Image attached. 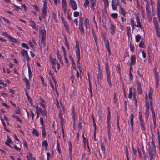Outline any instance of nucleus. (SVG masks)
Instances as JSON below:
<instances>
[{
    "label": "nucleus",
    "instance_id": "59",
    "mask_svg": "<svg viewBox=\"0 0 160 160\" xmlns=\"http://www.w3.org/2000/svg\"><path fill=\"white\" fill-rule=\"evenodd\" d=\"M62 6L63 8H67V3L66 1L62 2Z\"/></svg>",
    "mask_w": 160,
    "mask_h": 160
},
{
    "label": "nucleus",
    "instance_id": "22",
    "mask_svg": "<svg viewBox=\"0 0 160 160\" xmlns=\"http://www.w3.org/2000/svg\"><path fill=\"white\" fill-rule=\"evenodd\" d=\"M58 116L59 118L60 119L61 122H64V119L62 117V116L61 113V110H60L59 113L58 114Z\"/></svg>",
    "mask_w": 160,
    "mask_h": 160
},
{
    "label": "nucleus",
    "instance_id": "39",
    "mask_svg": "<svg viewBox=\"0 0 160 160\" xmlns=\"http://www.w3.org/2000/svg\"><path fill=\"white\" fill-rule=\"evenodd\" d=\"M42 146H45L46 147H47L48 146L47 142L46 140H45L42 142Z\"/></svg>",
    "mask_w": 160,
    "mask_h": 160
},
{
    "label": "nucleus",
    "instance_id": "28",
    "mask_svg": "<svg viewBox=\"0 0 160 160\" xmlns=\"http://www.w3.org/2000/svg\"><path fill=\"white\" fill-rule=\"evenodd\" d=\"M34 107L36 109V112H42V110L37 105L36 106H35Z\"/></svg>",
    "mask_w": 160,
    "mask_h": 160
},
{
    "label": "nucleus",
    "instance_id": "8",
    "mask_svg": "<svg viewBox=\"0 0 160 160\" xmlns=\"http://www.w3.org/2000/svg\"><path fill=\"white\" fill-rule=\"evenodd\" d=\"M84 24L85 26L86 30L88 32V29L90 28V24L89 20L88 18H86L84 19Z\"/></svg>",
    "mask_w": 160,
    "mask_h": 160
},
{
    "label": "nucleus",
    "instance_id": "24",
    "mask_svg": "<svg viewBox=\"0 0 160 160\" xmlns=\"http://www.w3.org/2000/svg\"><path fill=\"white\" fill-rule=\"evenodd\" d=\"M28 74H29V79H30L32 78V71L30 68V67L28 63Z\"/></svg>",
    "mask_w": 160,
    "mask_h": 160
},
{
    "label": "nucleus",
    "instance_id": "34",
    "mask_svg": "<svg viewBox=\"0 0 160 160\" xmlns=\"http://www.w3.org/2000/svg\"><path fill=\"white\" fill-rule=\"evenodd\" d=\"M47 4L46 2L45 1L43 4V6L42 8V11H47Z\"/></svg>",
    "mask_w": 160,
    "mask_h": 160
},
{
    "label": "nucleus",
    "instance_id": "13",
    "mask_svg": "<svg viewBox=\"0 0 160 160\" xmlns=\"http://www.w3.org/2000/svg\"><path fill=\"white\" fill-rule=\"evenodd\" d=\"M130 123L131 124V126L132 128V131L133 130V118L134 117V115L133 113H131L130 115Z\"/></svg>",
    "mask_w": 160,
    "mask_h": 160
},
{
    "label": "nucleus",
    "instance_id": "1",
    "mask_svg": "<svg viewBox=\"0 0 160 160\" xmlns=\"http://www.w3.org/2000/svg\"><path fill=\"white\" fill-rule=\"evenodd\" d=\"M105 68L107 81L108 84L109 85V87L111 88L112 86L111 73L109 71V66L107 63H106Z\"/></svg>",
    "mask_w": 160,
    "mask_h": 160
},
{
    "label": "nucleus",
    "instance_id": "47",
    "mask_svg": "<svg viewBox=\"0 0 160 160\" xmlns=\"http://www.w3.org/2000/svg\"><path fill=\"white\" fill-rule=\"evenodd\" d=\"M15 113L17 114H20V108L18 107L15 110Z\"/></svg>",
    "mask_w": 160,
    "mask_h": 160
},
{
    "label": "nucleus",
    "instance_id": "52",
    "mask_svg": "<svg viewBox=\"0 0 160 160\" xmlns=\"http://www.w3.org/2000/svg\"><path fill=\"white\" fill-rule=\"evenodd\" d=\"M103 0V2H104L105 6V7L109 5V2L108 1V0Z\"/></svg>",
    "mask_w": 160,
    "mask_h": 160
},
{
    "label": "nucleus",
    "instance_id": "33",
    "mask_svg": "<svg viewBox=\"0 0 160 160\" xmlns=\"http://www.w3.org/2000/svg\"><path fill=\"white\" fill-rule=\"evenodd\" d=\"M120 11L122 13V14L125 17L126 16V12L124 10V8L122 7L121 6H120Z\"/></svg>",
    "mask_w": 160,
    "mask_h": 160
},
{
    "label": "nucleus",
    "instance_id": "14",
    "mask_svg": "<svg viewBox=\"0 0 160 160\" xmlns=\"http://www.w3.org/2000/svg\"><path fill=\"white\" fill-rule=\"evenodd\" d=\"M8 38L9 39L10 41L11 42H13L17 44L19 43V42L16 38L12 37L10 36Z\"/></svg>",
    "mask_w": 160,
    "mask_h": 160
},
{
    "label": "nucleus",
    "instance_id": "55",
    "mask_svg": "<svg viewBox=\"0 0 160 160\" xmlns=\"http://www.w3.org/2000/svg\"><path fill=\"white\" fill-rule=\"evenodd\" d=\"M70 78L71 80L72 81V84L73 82H74V80L75 79V77L74 76V75L72 74Z\"/></svg>",
    "mask_w": 160,
    "mask_h": 160
},
{
    "label": "nucleus",
    "instance_id": "40",
    "mask_svg": "<svg viewBox=\"0 0 160 160\" xmlns=\"http://www.w3.org/2000/svg\"><path fill=\"white\" fill-rule=\"evenodd\" d=\"M157 8V11H160V2L159 0H158Z\"/></svg>",
    "mask_w": 160,
    "mask_h": 160
},
{
    "label": "nucleus",
    "instance_id": "50",
    "mask_svg": "<svg viewBox=\"0 0 160 160\" xmlns=\"http://www.w3.org/2000/svg\"><path fill=\"white\" fill-rule=\"evenodd\" d=\"M23 81H24L26 85L30 83V82L28 80V79H27L26 78H24Z\"/></svg>",
    "mask_w": 160,
    "mask_h": 160
},
{
    "label": "nucleus",
    "instance_id": "49",
    "mask_svg": "<svg viewBox=\"0 0 160 160\" xmlns=\"http://www.w3.org/2000/svg\"><path fill=\"white\" fill-rule=\"evenodd\" d=\"M153 21L154 24H158V22L157 21V18L156 17H154L153 18Z\"/></svg>",
    "mask_w": 160,
    "mask_h": 160
},
{
    "label": "nucleus",
    "instance_id": "4",
    "mask_svg": "<svg viewBox=\"0 0 160 160\" xmlns=\"http://www.w3.org/2000/svg\"><path fill=\"white\" fill-rule=\"evenodd\" d=\"M116 1L115 0H112V7L113 10H116L117 9V6H119V0H116Z\"/></svg>",
    "mask_w": 160,
    "mask_h": 160
},
{
    "label": "nucleus",
    "instance_id": "12",
    "mask_svg": "<svg viewBox=\"0 0 160 160\" xmlns=\"http://www.w3.org/2000/svg\"><path fill=\"white\" fill-rule=\"evenodd\" d=\"M46 44L45 42V38H42L41 40V42H39V46L40 48H41L42 47H44L45 46Z\"/></svg>",
    "mask_w": 160,
    "mask_h": 160
},
{
    "label": "nucleus",
    "instance_id": "30",
    "mask_svg": "<svg viewBox=\"0 0 160 160\" xmlns=\"http://www.w3.org/2000/svg\"><path fill=\"white\" fill-rule=\"evenodd\" d=\"M132 94V90L131 87L129 88V93L128 94V98L131 99Z\"/></svg>",
    "mask_w": 160,
    "mask_h": 160
},
{
    "label": "nucleus",
    "instance_id": "64",
    "mask_svg": "<svg viewBox=\"0 0 160 160\" xmlns=\"http://www.w3.org/2000/svg\"><path fill=\"white\" fill-rule=\"evenodd\" d=\"M157 14L159 22H160V11H157Z\"/></svg>",
    "mask_w": 160,
    "mask_h": 160
},
{
    "label": "nucleus",
    "instance_id": "37",
    "mask_svg": "<svg viewBox=\"0 0 160 160\" xmlns=\"http://www.w3.org/2000/svg\"><path fill=\"white\" fill-rule=\"evenodd\" d=\"M12 117L14 118H16L17 119V121H18L19 122L21 123L22 122V120L20 119V118H19V117L18 116H16L15 115H12Z\"/></svg>",
    "mask_w": 160,
    "mask_h": 160
},
{
    "label": "nucleus",
    "instance_id": "29",
    "mask_svg": "<svg viewBox=\"0 0 160 160\" xmlns=\"http://www.w3.org/2000/svg\"><path fill=\"white\" fill-rule=\"evenodd\" d=\"M32 133L34 135L37 137H39V132L35 128H33Z\"/></svg>",
    "mask_w": 160,
    "mask_h": 160
},
{
    "label": "nucleus",
    "instance_id": "63",
    "mask_svg": "<svg viewBox=\"0 0 160 160\" xmlns=\"http://www.w3.org/2000/svg\"><path fill=\"white\" fill-rule=\"evenodd\" d=\"M140 126L141 127L142 129L144 131L145 130V128L144 127V125L143 123H140Z\"/></svg>",
    "mask_w": 160,
    "mask_h": 160
},
{
    "label": "nucleus",
    "instance_id": "23",
    "mask_svg": "<svg viewBox=\"0 0 160 160\" xmlns=\"http://www.w3.org/2000/svg\"><path fill=\"white\" fill-rule=\"evenodd\" d=\"M50 62L52 64V68H55L54 65L56 64V59L55 58H54L52 59H51L50 61Z\"/></svg>",
    "mask_w": 160,
    "mask_h": 160
},
{
    "label": "nucleus",
    "instance_id": "57",
    "mask_svg": "<svg viewBox=\"0 0 160 160\" xmlns=\"http://www.w3.org/2000/svg\"><path fill=\"white\" fill-rule=\"evenodd\" d=\"M61 48H62V51L63 52L64 56H65V55H66V50H65V48H64L63 46H62Z\"/></svg>",
    "mask_w": 160,
    "mask_h": 160
},
{
    "label": "nucleus",
    "instance_id": "31",
    "mask_svg": "<svg viewBox=\"0 0 160 160\" xmlns=\"http://www.w3.org/2000/svg\"><path fill=\"white\" fill-rule=\"evenodd\" d=\"M105 47L106 49L109 48V42L108 40H105L104 41Z\"/></svg>",
    "mask_w": 160,
    "mask_h": 160
},
{
    "label": "nucleus",
    "instance_id": "43",
    "mask_svg": "<svg viewBox=\"0 0 160 160\" xmlns=\"http://www.w3.org/2000/svg\"><path fill=\"white\" fill-rule=\"evenodd\" d=\"M91 3L92 4V7L93 8V7L95 5L96 1V0H90Z\"/></svg>",
    "mask_w": 160,
    "mask_h": 160
},
{
    "label": "nucleus",
    "instance_id": "25",
    "mask_svg": "<svg viewBox=\"0 0 160 160\" xmlns=\"http://www.w3.org/2000/svg\"><path fill=\"white\" fill-rule=\"evenodd\" d=\"M20 53L24 57L28 54L27 51L25 49L22 50Z\"/></svg>",
    "mask_w": 160,
    "mask_h": 160
},
{
    "label": "nucleus",
    "instance_id": "17",
    "mask_svg": "<svg viewBox=\"0 0 160 160\" xmlns=\"http://www.w3.org/2000/svg\"><path fill=\"white\" fill-rule=\"evenodd\" d=\"M29 23L30 24V26L34 30H37V28L35 27V22L31 19L30 20Z\"/></svg>",
    "mask_w": 160,
    "mask_h": 160
},
{
    "label": "nucleus",
    "instance_id": "7",
    "mask_svg": "<svg viewBox=\"0 0 160 160\" xmlns=\"http://www.w3.org/2000/svg\"><path fill=\"white\" fill-rule=\"evenodd\" d=\"M137 89L138 93L141 94L142 93V90L140 82L138 81L137 82Z\"/></svg>",
    "mask_w": 160,
    "mask_h": 160
},
{
    "label": "nucleus",
    "instance_id": "46",
    "mask_svg": "<svg viewBox=\"0 0 160 160\" xmlns=\"http://www.w3.org/2000/svg\"><path fill=\"white\" fill-rule=\"evenodd\" d=\"M41 113L43 116H47V112L45 110V109L43 111H42V112H41Z\"/></svg>",
    "mask_w": 160,
    "mask_h": 160
},
{
    "label": "nucleus",
    "instance_id": "15",
    "mask_svg": "<svg viewBox=\"0 0 160 160\" xmlns=\"http://www.w3.org/2000/svg\"><path fill=\"white\" fill-rule=\"evenodd\" d=\"M136 56L135 55H132L131 57V61L130 64L134 65L136 62Z\"/></svg>",
    "mask_w": 160,
    "mask_h": 160
},
{
    "label": "nucleus",
    "instance_id": "51",
    "mask_svg": "<svg viewBox=\"0 0 160 160\" xmlns=\"http://www.w3.org/2000/svg\"><path fill=\"white\" fill-rule=\"evenodd\" d=\"M22 46L23 48H26L27 49H29L27 45L25 43H22Z\"/></svg>",
    "mask_w": 160,
    "mask_h": 160
},
{
    "label": "nucleus",
    "instance_id": "36",
    "mask_svg": "<svg viewBox=\"0 0 160 160\" xmlns=\"http://www.w3.org/2000/svg\"><path fill=\"white\" fill-rule=\"evenodd\" d=\"M108 129L107 130L108 132V138L109 140H111V135L110 134V129H111V126H107Z\"/></svg>",
    "mask_w": 160,
    "mask_h": 160
},
{
    "label": "nucleus",
    "instance_id": "56",
    "mask_svg": "<svg viewBox=\"0 0 160 160\" xmlns=\"http://www.w3.org/2000/svg\"><path fill=\"white\" fill-rule=\"evenodd\" d=\"M85 1L84 3V6L85 7H87L89 4V1L88 0H84Z\"/></svg>",
    "mask_w": 160,
    "mask_h": 160
},
{
    "label": "nucleus",
    "instance_id": "21",
    "mask_svg": "<svg viewBox=\"0 0 160 160\" xmlns=\"http://www.w3.org/2000/svg\"><path fill=\"white\" fill-rule=\"evenodd\" d=\"M57 54L58 58L59 59V61L60 62L61 64H63V62L61 55H60V54H59V51L57 52Z\"/></svg>",
    "mask_w": 160,
    "mask_h": 160
},
{
    "label": "nucleus",
    "instance_id": "18",
    "mask_svg": "<svg viewBox=\"0 0 160 160\" xmlns=\"http://www.w3.org/2000/svg\"><path fill=\"white\" fill-rule=\"evenodd\" d=\"M68 146H69V151L70 152V153L69 154V156L70 157H72V144L71 143V142L69 141L68 142Z\"/></svg>",
    "mask_w": 160,
    "mask_h": 160
},
{
    "label": "nucleus",
    "instance_id": "5",
    "mask_svg": "<svg viewBox=\"0 0 160 160\" xmlns=\"http://www.w3.org/2000/svg\"><path fill=\"white\" fill-rule=\"evenodd\" d=\"M109 28L111 34L112 35H114L115 33L116 26L112 22H111Z\"/></svg>",
    "mask_w": 160,
    "mask_h": 160
},
{
    "label": "nucleus",
    "instance_id": "32",
    "mask_svg": "<svg viewBox=\"0 0 160 160\" xmlns=\"http://www.w3.org/2000/svg\"><path fill=\"white\" fill-rule=\"evenodd\" d=\"M65 45L66 46V47L67 48L68 51H69V50H70V49L69 44V43L68 42L66 38L65 39Z\"/></svg>",
    "mask_w": 160,
    "mask_h": 160
},
{
    "label": "nucleus",
    "instance_id": "19",
    "mask_svg": "<svg viewBox=\"0 0 160 160\" xmlns=\"http://www.w3.org/2000/svg\"><path fill=\"white\" fill-rule=\"evenodd\" d=\"M40 34L42 35V38H46V31L44 29L40 31Z\"/></svg>",
    "mask_w": 160,
    "mask_h": 160
},
{
    "label": "nucleus",
    "instance_id": "9",
    "mask_svg": "<svg viewBox=\"0 0 160 160\" xmlns=\"http://www.w3.org/2000/svg\"><path fill=\"white\" fill-rule=\"evenodd\" d=\"M83 23H80L79 24L78 28L81 32V35H84L85 34L84 28L83 27Z\"/></svg>",
    "mask_w": 160,
    "mask_h": 160
},
{
    "label": "nucleus",
    "instance_id": "2",
    "mask_svg": "<svg viewBox=\"0 0 160 160\" xmlns=\"http://www.w3.org/2000/svg\"><path fill=\"white\" fill-rule=\"evenodd\" d=\"M149 147V155H155L156 154V147L154 141L152 140L151 142L152 148L150 144Z\"/></svg>",
    "mask_w": 160,
    "mask_h": 160
},
{
    "label": "nucleus",
    "instance_id": "26",
    "mask_svg": "<svg viewBox=\"0 0 160 160\" xmlns=\"http://www.w3.org/2000/svg\"><path fill=\"white\" fill-rule=\"evenodd\" d=\"M69 57H70V60L71 61V62H72V67H73V68L74 69H75L76 68V65H75V63L74 62V60L73 58L71 55H70L69 56Z\"/></svg>",
    "mask_w": 160,
    "mask_h": 160
},
{
    "label": "nucleus",
    "instance_id": "35",
    "mask_svg": "<svg viewBox=\"0 0 160 160\" xmlns=\"http://www.w3.org/2000/svg\"><path fill=\"white\" fill-rule=\"evenodd\" d=\"M141 38V36L140 35H138L135 36V40L136 42H138Z\"/></svg>",
    "mask_w": 160,
    "mask_h": 160
},
{
    "label": "nucleus",
    "instance_id": "58",
    "mask_svg": "<svg viewBox=\"0 0 160 160\" xmlns=\"http://www.w3.org/2000/svg\"><path fill=\"white\" fill-rule=\"evenodd\" d=\"M2 35L3 36L7 37L8 38L9 37L10 35H8V33L5 32H3L2 33Z\"/></svg>",
    "mask_w": 160,
    "mask_h": 160
},
{
    "label": "nucleus",
    "instance_id": "27",
    "mask_svg": "<svg viewBox=\"0 0 160 160\" xmlns=\"http://www.w3.org/2000/svg\"><path fill=\"white\" fill-rule=\"evenodd\" d=\"M12 143L13 142L12 141L10 138L9 136H8V139L5 142V144L7 145V144H9V143L12 144Z\"/></svg>",
    "mask_w": 160,
    "mask_h": 160
},
{
    "label": "nucleus",
    "instance_id": "53",
    "mask_svg": "<svg viewBox=\"0 0 160 160\" xmlns=\"http://www.w3.org/2000/svg\"><path fill=\"white\" fill-rule=\"evenodd\" d=\"M40 124L42 125V127L45 126L44 125V121L43 118L42 117H41L40 118Z\"/></svg>",
    "mask_w": 160,
    "mask_h": 160
},
{
    "label": "nucleus",
    "instance_id": "42",
    "mask_svg": "<svg viewBox=\"0 0 160 160\" xmlns=\"http://www.w3.org/2000/svg\"><path fill=\"white\" fill-rule=\"evenodd\" d=\"M67 55H66L65 56H64V59L65 60V62L67 63V65L68 66L69 65V62L68 59L66 57Z\"/></svg>",
    "mask_w": 160,
    "mask_h": 160
},
{
    "label": "nucleus",
    "instance_id": "41",
    "mask_svg": "<svg viewBox=\"0 0 160 160\" xmlns=\"http://www.w3.org/2000/svg\"><path fill=\"white\" fill-rule=\"evenodd\" d=\"M101 149L103 151V153H105V147L103 146V144L101 143Z\"/></svg>",
    "mask_w": 160,
    "mask_h": 160
},
{
    "label": "nucleus",
    "instance_id": "10",
    "mask_svg": "<svg viewBox=\"0 0 160 160\" xmlns=\"http://www.w3.org/2000/svg\"><path fill=\"white\" fill-rule=\"evenodd\" d=\"M72 118L73 121H75L76 118V113L75 112V110L74 106H73L72 108L71 112Z\"/></svg>",
    "mask_w": 160,
    "mask_h": 160
},
{
    "label": "nucleus",
    "instance_id": "61",
    "mask_svg": "<svg viewBox=\"0 0 160 160\" xmlns=\"http://www.w3.org/2000/svg\"><path fill=\"white\" fill-rule=\"evenodd\" d=\"M23 145L28 150V146L27 142L25 141H24L23 142Z\"/></svg>",
    "mask_w": 160,
    "mask_h": 160
},
{
    "label": "nucleus",
    "instance_id": "60",
    "mask_svg": "<svg viewBox=\"0 0 160 160\" xmlns=\"http://www.w3.org/2000/svg\"><path fill=\"white\" fill-rule=\"evenodd\" d=\"M139 46L140 48H144V44L143 42H142L141 41L140 42L139 44Z\"/></svg>",
    "mask_w": 160,
    "mask_h": 160
},
{
    "label": "nucleus",
    "instance_id": "3",
    "mask_svg": "<svg viewBox=\"0 0 160 160\" xmlns=\"http://www.w3.org/2000/svg\"><path fill=\"white\" fill-rule=\"evenodd\" d=\"M75 51L76 55L77 58H80V49L79 46V43L77 41L75 42Z\"/></svg>",
    "mask_w": 160,
    "mask_h": 160
},
{
    "label": "nucleus",
    "instance_id": "62",
    "mask_svg": "<svg viewBox=\"0 0 160 160\" xmlns=\"http://www.w3.org/2000/svg\"><path fill=\"white\" fill-rule=\"evenodd\" d=\"M30 113L31 114L32 116V120L34 119V112L32 110H30Z\"/></svg>",
    "mask_w": 160,
    "mask_h": 160
},
{
    "label": "nucleus",
    "instance_id": "11",
    "mask_svg": "<svg viewBox=\"0 0 160 160\" xmlns=\"http://www.w3.org/2000/svg\"><path fill=\"white\" fill-rule=\"evenodd\" d=\"M136 19L137 22V24L136 25V26L138 28H140L142 29V27L141 23L140 22V19L138 16H136Z\"/></svg>",
    "mask_w": 160,
    "mask_h": 160
},
{
    "label": "nucleus",
    "instance_id": "16",
    "mask_svg": "<svg viewBox=\"0 0 160 160\" xmlns=\"http://www.w3.org/2000/svg\"><path fill=\"white\" fill-rule=\"evenodd\" d=\"M110 111L108 110V114L107 116V126H111V122L110 120Z\"/></svg>",
    "mask_w": 160,
    "mask_h": 160
},
{
    "label": "nucleus",
    "instance_id": "20",
    "mask_svg": "<svg viewBox=\"0 0 160 160\" xmlns=\"http://www.w3.org/2000/svg\"><path fill=\"white\" fill-rule=\"evenodd\" d=\"M42 129V137H44L46 136V133L45 131V126H43V127H42L41 128Z\"/></svg>",
    "mask_w": 160,
    "mask_h": 160
},
{
    "label": "nucleus",
    "instance_id": "6",
    "mask_svg": "<svg viewBox=\"0 0 160 160\" xmlns=\"http://www.w3.org/2000/svg\"><path fill=\"white\" fill-rule=\"evenodd\" d=\"M69 4L71 6L72 8L74 10H75L77 9V4L75 1L73 0H70Z\"/></svg>",
    "mask_w": 160,
    "mask_h": 160
},
{
    "label": "nucleus",
    "instance_id": "38",
    "mask_svg": "<svg viewBox=\"0 0 160 160\" xmlns=\"http://www.w3.org/2000/svg\"><path fill=\"white\" fill-rule=\"evenodd\" d=\"M130 51L131 52H133L135 48V47L134 46L131 42L130 43Z\"/></svg>",
    "mask_w": 160,
    "mask_h": 160
},
{
    "label": "nucleus",
    "instance_id": "54",
    "mask_svg": "<svg viewBox=\"0 0 160 160\" xmlns=\"http://www.w3.org/2000/svg\"><path fill=\"white\" fill-rule=\"evenodd\" d=\"M79 12L78 11H75L74 12L73 15L74 17H77L79 16Z\"/></svg>",
    "mask_w": 160,
    "mask_h": 160
},
{
    "label": "nucleus",
    "instance_id": "48",
    "mask_svg": "<svg viewBox=\"0 0 160 160\" xmlns=\"http://www.w3.org/2000/svg\"><path fill=\"white\" fill-rule=\"evenodd\" d=\"M111 17L113 18H116L118 16V15L116 13H113L111 14Z\"/></svg>",
    "mask_w": 160,
    "mask_h": 160
},
{
    "label": "nucleus",
    "instance_id": "45",
    "mask_svg": "<svg viewBox=\"0 0 160 160\" xmlns=\"http://www.w3.org/2000/svg\"><path fill=\"white\" fill-rule=\"evenodd\" d=\"M47 11H42V18H44L46 15Z\"/></svg>",
    "mask_w": 160,
    "mask_h": 160
},
{
    "label": "nucleus",
    "instance_id": "44",
    "mask_svg": "<svg viewBox=\"0 0 160 160\" xmlns=\"http://www.w3.org/2000/svg\"><path fill=\"white\" fill-rule=\"evenodd\" d=\"M32 156V154L30 152L28 153V155L27 156V158L28 160H30L31 157Z\"/></svg>",
    "mask_w": 160,
    "mask_h": 160
}]
</instances>
